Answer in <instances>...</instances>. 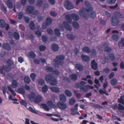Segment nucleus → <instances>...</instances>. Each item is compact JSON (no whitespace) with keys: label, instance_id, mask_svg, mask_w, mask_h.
I'll use <instances>...</instances> for the list:
<instances>
[{"label":"nucleus","instance_id":"aec40b11","mask_svg":"<svg viewBox=\"0 0 124 124\" xmlns=\"http://www.w3.org/2000/svg\"><path fill=\"white\" fill-rule=\"evenodd\" d=\"M2 47L4 49L8 50L11 49V47L9 44L7 43H4L2 46Z\"/></svg>","mask_w":124,"mask_h":124},{"label":"nucleus","instance_id":"37998d69","mask_svg":"<svg viewBox=\"0 0 124 124\" xmlns=\"http://www.w3.org/2000/svg\"><path fill=\"white\" fill-rule=\"evenodd\" d=\"M8 88L9 90L11 93L12 95L14 96H15L16 95V93L14 90L12 89L11 87L9 86H8Z\"/></svg>","mask_w":124,"mask_h":124},{"label":"nucleus","instance_id":"bf43d9fd","mask_svg":"<svg viewBox=\"0 0 124 124\" xmlns=\"http://www.w3.org/2000/svg\"><path fill=\"white\" fill-rule=\"evenodd\" d=\"M104 63H103V64H105L106 63H108L109 61V59L108 57L106 56H104L103 58Z\"/></svg>","mask_w":124,"mask_h":124},{"label":"nucleus","instance_id":"20e7f679","mask_svg":"<svg viewBox=\"0 0 124 124\" xmlns=\"http://www.w3.org/2000/svg\"><path fill=\"white\" fill-rule=\"evenodd\" d=\"M111 24L112 25L116 26L120 22L119 19L115 16L112 17Z\"/></svg>","mask_w":124,"mask_h":124},{"label":"nucleus","instance_id":"f03ea898","mask_svg":"<svg viewBox=\"0 0 124 124\" xmlns=\"http://www.w3.org/2000/svg\"><path fill=\"white\" fill-rule=\"evenodd\" d=\"M65 58L64 55H59L56 56V58L54 60L53 64L55 68H58L60 65H63L64 63V60Z\"/></svg>","mask_w":124,"mask_h":124},{"label":"nucleus","instance_id":"3c124183","mask_svg":"<svg viewBox=\"0 0 124 124\" xmlns=\"http://www.w3.org/2000/svg\"><path fill=\"white\" fill-rule=\"evenodd\" d=\"M116 0H107L108 3L110 5H113L115 4Z\"/></svg>","mask_w":124,"mask_h":124},{"label":"nucleus","instance_id":"8fccbe9b","mask_svg":"<svg viewBox=\"0 0 124 124\" xmlns=\"http://www.w3.org/2000/svg\"><path fill=\"white\" fill-rule=\"evenodd\" d=\"M29 55L31 58L34 59L36 57V55L33 51H31L29 53Z\"/></svg>","mask_w":124,"mask_h":124},{"label":"nucleus","instance_id":"2eb2a0df","mask_svg":"<svg viewBox=\"0 0 124 124\" xmlns=\"http://www.w3.org/2000/svg\"><path fill=\"white\" fill-rule=\"evenodd\" d=\"M51 49L54 51H57L59 49V47L58 45L56 44L53 43L51 46Z\"/></svg>","mask_w":124,"mask_h":124},{"label":"nucleus","instance_id":"9d476101","mask_svg":"<svg viewBox=\"0 0 124 124\" xmlns=\"http://www.w3.org/2000/svg\"><path fill=\"white\" fill-rule=\"evenodd\" d=\"M42 100V97L41 95H37L35 98L34 101L35 103H38L41 102Z\"/></svg>","mask_w":124,"mask_h":124},{"label":"nucleus","instance_id":"9b49d317","mask_svg":"<svg viewBox=\"0 0 124 124\" xmlns=\"http://www.w3.org/2000/svg\"><path fill=\"white\" fill-rule=\"evenodd\" d=\"M36 96L35 93L34 92L32 91L30 92V94H29L27 95V97L29 99L31 100L34 99Z\"/></svg>","mask_w":124,"mask_h":124},{"label":"nucleus","instance_id":"6e6d98bb","mask_svg":"<svg viewBox=\"0 0 124 124\" xmlns=\"http://www.w3.org/2000/svg\"><path fill=\"white\" fill-rule=\"evenodd\" d=\"M38 83L40 85L44 84H45L44 80L42 78L39 79L38 81Z\"/></svg>","mask_w":124,"mask_h":124},{"label":"nucleus","instance_id":"f257e3e1","mask_svg":"<svg viewBox=\"0 0 124 124\" xmlns=\"http://www.w3.org/2000/svg\"><path fill=\"white\" fill-rule=\"evenodd\" d=\"M84 4L86 7H89V8L86 9L85 11L83 9H80L79 11L80 15L84 19H87L88 16L86 13V12L91 18H95L96 17V13L93 10L92 7H90V6L89 2L85 0L84 2Z\"/></svg>","mask_w":124,"mask_h":124},{"label":"nucleus","instance_id":"4be33fe9","mask_svg":"<svg viewBox=\"0 0 124 124\" xmlns=\"http://www.w3.org/2000/svg\"><path fill=\"white\" fill-rule=\"evenodd\" d=\"M7 66L10 69L13 66V63L10 59H9L7 60Z\"/></svg>","mask_w":124,"mask_h":124},{"label":"nucleus","instance_id":"052dcab7","mask_svg":"<svg viewBox=\"0 0 124 124\" xmlns=\"http://www.w3.org/2000/svg\"><path fill=\"white\" fill-rule=\"evenodd\" d=\"M118 35H113L112 36V38L115 41H117L118 39Z\"/></svg>","mask_w":124,"mask_h":124},{"label":"nucleus","instance_id":"f8f14e48","mask_svg":"<svg viewBox=\"0 0 124 124\" xmlns=\"http://www.w3.org/2000/svg\"><path fill=\"white\" fill-rule=\"evenodd\" d=\"M60 101L62 102H65L66 101V98L65 95L63 94H61L59 95Z\"/></svg>","mask_w":124,"mask_h":124},{"label":"nucleus","instance_id":"0e129e2a","mask_svg":"<svg viewBox=\"0 0 124 124\" xmlns=\"http://www.w3.org/2000/svg\"><path fill=\"white\" fill-rule=\"evenodd\" d=\"M110 69L106 67L103 70V72L106 73L108 74L109 72Z\"/></svg>","mask_w":124,"mask_h":124},{"label":"nucleus","instance_id":"c85d7f7f","mask_svg":"<svg viewBox=\"0 0 124 124\" xmlns=\"http://www.w3.org/2000/svg\"><path fill=\"white\" fill-rule=\"evenodd\" d=\"M7 5L8 7L9 8H11L13 7V3L10 0H7Z\"/></svg>","mask_w":124,"mask_h":124},{"label":"nucleus","instance_id":"72a5a7b5","mask_svg":"<svg viewBox=\"0 0 124 124\" xmlns=\"http://www.w3.org/2000/svg\"><path fill=\"white\" fill-rule=\"evenodd\" d=\"M67 37L69 39L71 40L74 39L75 38V36L73 34H69L67 35Z\"/></svg>","mask_w":124,"mask_h":124},{"label":"nucleus","instance_id":"a18cd8bd","mask_svg":"<svg viewBox=\"0 0 124 124\" xmlns=\"http://www.w3.org/2000/svg\"><path fill=\"white\" fill-rule=\"evenodd\" d=\"M65 93L66 95L70 97L72 95V93L71 92L68 90H66L65 91Z\"/></svg>","mask_w":124,"mask_h":124},{"label":"nucleus","instance_id":"13d9d810","mask_svg":"<svg viewBox=\"0 0 124 124\" xmlns=\"http://www.w3.org/2000/svg\"><path fill=\"white\" fill-rule=\"evenodd\" d=\"M42 41L45 43L47 41L48 39L47 37L46 36H43L42 37Z\"/></svg>","mask_w":124,"mask_h":124},{"label":"nucleus","instance_id":"338daca9","mask_svg":"<svg viewBox=\"0 0 124 124\" xmlns=\"http://www.w3.org/2000/svg\"><path fill=\"white\" fill-rule=\"evenodd\" d=\"M40 60L37 59H35L33 60L34 63L36 64H39Z\"/></svg>","mask_w":124,"mask_h":124},{"label":"nucleus","instance_id":"4c0bfd02","mask_svg":"<svg viewBox=\"0 0 124 124\" xmlns=\"http://www.w3.org/2000/svg\"><path fill=\"white\" fill-rule=\"evenodd\" d=\"M105 52H106L109 53L112 50V48L108 46H106L104 48Z\"/></svg>","mask_w":124,"mask_h":124},{"label":"nucleus","instance_id":"c03bdc74","mask_svg":"<svg viewBox=\"0 0 124 124\" xmlns=\"http://www.w3.org/2000/svg\"><path fill=\"white\" fill-rule=\"evenodd\" d=\"M109 56L112 61H113L115 60L116 58L114 55L113 53H110L109 55Z\"/></svg>","mask_w":124,"mask_h":124},{"label":"nucleus","instance_id":"cd10ccee","mask_svg":"<svg viewBox=\"0 0 124 124\" xmlns=\"http://www.w3.org/2000/svg\"><path fill=\"white\" fill-rule=\"evenodd\" d=\"M17 91L18 93L24 94L25 93V92L23 88L20 87L18 88Z\"/></svg>","mask_w":124,"mask_h":124},{"label":"nucleus","instance_id":"4d7b16f0","mask_svg":"<svg viewBox=\"0 0 124 124\" xmlns=\"http://www.w3.org/2000/svg\"><path fill=\"white\" fill-rule=\"evenodd\" d=\"M24 14L23 12H20L18 15V19L20 20L22 18H23Z\"/></svg>","mask_w":124,"mask_h":124},{"label":"nucleus","instance_id":"a19ab883","mask_svg":"<svg viewBox=\"0 0 124 124\" xmlns=\"http://www.w3.org/2000/svg\"><path fill=\"white\" fill-rule=\"evenodd\" d=\"M48 87L46 85H45L42 88V92L44 93H46L48 89Z\"/></svg>","mask_w":124,"mask_h":124},{"label":"nucleus","instance_id":"864d4df0","mask_svg":"<svg viewBox=\"0 0 124 124\" xmlns=\"http://www.w3.org/2000/svg\"><path fill=\"white\" fill-rule=\"evenodd\" d=\"M117 108L118 110H124V107L120 104H119Z\"/></svg>","mask_w":124,"mask_h":124},{"label":"nucleus","instance_id":"bb28decb","mask_svg":"<svg viewBox=\"0 0 124 124\" xmlns=\"http://www.w3.org/2000/svg\"><path fill=\"white\" fill-rule=\"evenodd\" d=\"M45 70L47 72H53V69L52 67L47 66L45 67Z\"/></svg>","mask_w":124,"mask_h":124},{"label":"nucleus","instance_id":"a878e982","mask_svg":"<svg viewBox=\"0 0 124 124\" xmlns=\"http://www.w3.org/2000/svg\"><path fill=\"white\" fill-rule=\"evenodd\" d=\"M18 86V84L16 80H13L12 84L10 85L12 87L14 88H16Z\"/></svg>","mask_w":124,"mask_h":124},{"label":"nucleus","instance_id":"58836bf2","mask_svg":"<svg viewBox=\"0 0 124 124\" xmlns=\"http://www.w3.org/2000/svg\"><path fill=\"white\" fill-rule=\"evenodd\" d=\"M72 25L74 28L76 29H78L79 27L78 23L76 21H73L72 23Z\"/></svg>","mask_w":124,"mask_h":124},{"label":"nucleus","instance_id":"774afa93","mask_svg":"<svg viewBox=\"0 0 124 124\" xmlns=\"http://www.w3.org/2000/svg\"><path fill=\"white\" fill-rule=\"evenodd\" d=\"M121 43L122 46H124V38H122L121 39V42H119L118 43V44L119 46L120 44Z\"/></svg>","mask_w":124,"mask_h":124},{"label":"nucleus","instance_id":"f704fd0d","mask_svg":"<svg viewBox=\"0 0 124 124\" xmlns=\"http://www.w3.org/2000/svg\"><path fill=\"white\" fill-rule=\"evenodd\" d=\"M47 104L50 107H52L54 108H55L56 107V106L53 104V103L51 101H48L47 103Z\"/></svg>","mask_w":124,"mask_h":124},{"label":"nucleus","instance_id":"49530a36","mask_svg":"<svg viewBox=\"0 0 124 124\" xmlns=\"http://www.w3.org/2000/svg\"><path fill=\"white\" fill-rule=\"evenodd\" d=\"M36 3L37 6L38 7H40L42 5L43 2L41 0H38L36 2Z\"/></svg>","mask_w":124,"mask_h":124},{"label":"nucleus","instance_id":"393cba45","mask_svg":"<svg viewBox=\"0 0 124 124\" xmlns=\"http://www.w3.org/2000/svg\"><path fill=\"white\" fill-rule=\"evenodd\" d=\"M70 77L71 78V79L73 81H76L78 79V76L76 74H72L70 75Z\"/></svg>","mask_w":124,"mask_h":124},{"label":"nucleus","instance_id":"412c9836","mask_svg":"<svg viewBox=\"0 0 124 124\" xmlns=\"http://www.w3.org/2000/svg\"><path fill=\"white\" fill-rule=\"evenodd\" d=\"M80 90L84 92H87L88 90V86L87 85H81L80 87Z\"/></svg>","mask_w":124,"mask_h":124},{"label":"nucleus","instance_id":"680f3d73","mask_svg":"<svg viewBox=\"0 0 124 124\" xmlns=\"http://www.w3.org/2000/svg\"><path fill=\"white\" fill-rule=\"evenodd\" d=\"M123 96H121L120 97V98L119 99H118V100L119 103L124 105V100H123Z\"/></svg>","mask_w":124,"mask_h":124},{"label":"nucleus","instance_id":"de8ad7c7","mask_svg":"<svg viewBox=\"0 0 124 124\" xmlns=\"http://www.w3.org/2000/svg\"><path fill=\"white\" fill-rule=\"evenodd\" d=\"M76 102V100L74 98H72L70 100L69 102V104L71 105L74 104Z\"/></svg>","mask_w":124,"mask_h":124},{"label":"nucleus","instance_id":"473e14b6","mask_svg":"<svg viewBox=\"0 0 124 124\" xmlns=\"http://www.w3.org/2000/svg\"><path fill=\"white\" fill-rule=\"evenodd\" d=\"M29 26L30 29L31 30H34L35 28V26L33 21H31L29 24Z\"/></svg>","mask_w":124,"mask_h":124},{"label":"nucleus","instance_id":"69168bd1","mask_svg":"<svg viewBox=\"0 0 124 124\" xmlns=\"http://www.w3.org/2000/svg\"><path fill=\"white\" fill-rule=\"evenodd\" d=\"M24 20L25 22L26 23H28L30 20V18L27 16H24Z\"/></svg>","mask_w":124,"mask_h":124},{"label":"nucleus","instance_id":"a211bd4d","mask_svg":"<svg viewBox=\"0 0 124 124\" xmlns=\"http://www.w3.org/2000/svg\"><path fill=\"white\" fill-rule=\"evenodd\" d=\"M6 26V24L5 21L2 19H0V27L4 28Z\"/></svg>","mask_w":124,"mask_h":124},{"label":"nucleus","instance_id":"4468645a","mask_svg":"<svg viewBox=\"0 0 124 124\" xmlns=\"http://www.w3.org/2000/svg\"><path fill=\"white\" fill-rule=\"evenodd\" d=\"M75 67L77 70L80 71H82L83 69V66L79 64H76L75 65Z\"/></svg>","mask_w":124,"mask_h":124},{"label":"nucleus","instance_id":"6e6552de","mask_svg":"<svg viewBox=\"0 0 124 124\" xmlns=\"http://www.w3.org/2000/svg\"><path fill=\"white\" fill-rule=\"evenodd\" d=\"M91 66L92 69L96 70L97 68L98 64L94 60H92L91 62Z\"/></svg>","mask_w":124,"mask_h":124},{"label":"nucleus","instance_id":"e2e57ef3","mask_svg":"<svg viewBox=\"0 0 124 124\" xmlns=\"http://www.w3.org/2000/svg\"><path fill=\"white\" fill-rule=\"evenodd\" d=\"M20 103L22 105H23L25 107L27 106V104L26 102L24 100H22L20 102Z\"/></svg>","mask_w":124,"mask_h":124},{"label":"nucleus","instance_id":"79ce46f5","mask_svg":"<svg viewBox=\"0 0 124 124\" xmlns=\"http://www.w3.org/2000/svg\"><path fill=\"white\" fill-rule=\"evenodd\" d=\"M92 106L94 108H103L102 106L99 105L94 103L92 104Z\"/></svg>","mask_w":124,"mask_h":124},{"label":"nucleus","instance_id":"39448f33","mask_svg":"<svg viewBox=\"0 0 124 124\" xmlns=\"http://www.w3.org/2000/svg\"><path fill=\"white\" fill-rule=\"evenodd\" d=\"M64 4L66 8L68 10L73 9L74 8L73 5L69 1H65Z\"/></svg>","mask_w":124,"mask_h":124},{"label":"nucleus","instance_id":"7ed1b4c3","mask_svg":"<svg viewBox=\"0 0 124 124\" xmlns=\"http://www.w3.org/2000/svg\"><path fill=\"white\" fill-rule=\"evenodd\" d=\"M66 18L68 22L69 23L71 24L72 23V18L75 20L78 21L79 19L78 16L76 14L73 13L71 14V16L69 15H67L66 16Z\"/></svg>","mask_w":124,"mask_h":124},{"label":"nucleus","instance_id":"5fc2aeb1","mask_svg":"<svg viewBox=\"0 0 124 124\" xmlns=\"http://www.w3.org/2000/svg\"><path fill=\"white\" fill-rule=\"evenodd\" d=\"M39 50L40 51H44L46 48L45 46L42 45L40 46L39 47Z\"/></svg>","mask_w":124,"mask_h":124},{"label":"nucleus","instance_id":"f3484780","mask_svg":"<svg viewBox=\"0 0 124 124\" xmlns=\"http://www.w3.org/2000/svg\"><path fill=\"white\" fill-rule=\"evenodd\" d=\"M54 77L51 74H48L46 75L45 77V79L46 81L50 82L53 78Z\"/></svg>","mask_w":124,"mask_h":124},{"label":"nucleus","instance_id":"7c9ffc66","mask_svg":"<svg viewBox=\"0 0 124 124\" xmlns=\"http://www.w3.org/2000/svg\"><path fill=\"white\" fill-rule=\"evenodd\" d=\"M114 14V16H115L116 17L118 18H121L122 16V14L120 12L118 11H116L115 12Z\"/></svg>","mask_w":124,"mask_h":124},{"label":"nucleus","instance_id":"b1692460","mask_svg":"<svg viewBox=\"0 0 124 124\" xmlns=\"http://www.w3.org/2000/svg\"><path fill=\"white\" fill-rule=\"evenodd\" d=\"M83 52H85L87 54H89L91 52V51L89 48L87 46H85L82 48Z\"/></svg>","mask_w":124,"mask_h":124},{"label":"nucleus","instance_id":"0eeeda50","mask_svg":"<svg viewBox=\"0 0 124 124\" xmlns=\"http://www.w3.org/2000/svg\"><path fill=\"white\" fill-rule=\"evenodd\" d=\"M34 9L35 8L34 6H28L27 7L26 11L28 13L31 14L32 13Z\"/></svg>","mask_w":124,"mask_h":124},{"label":"nucleus","instance_id":"6ab92c4d","mask_svg":"<svg viewBox=\"0 0 124 124\" xmlns=\"http://www.w3.org/2000/svg\"><path fill=\"white\" fill-rule=\"evenodd\" d=\"M46 23H45L46 26H49L52 23V19L49 17H47L46 19Z\"/></svg>","mask_w":124,"mask_h":124},{"label":"nucleus","instance_id":"09e8293b","mask_svg":"<svg viewBox=\"0 0 124 124\" xmlns=\"http://www.w3.org/2000/svg\"><path fill=\"white\" fill-rule=\"evenodd\" d=\"M1 10L5 13H6L7 11V8L4 5H2L1 7Z\"/></svg>","mask_w":124,"mask_h":124},{"label":"nucleus","instance_id":"dca6fc26","mask_svg":"<svg viewBox=\"0 0 124 124\" xmlns=\"http://www.w3.org/2000/svg\"><path fill=\"white\" fill-rule=\"evenodd\" d=\"M40 107L41 108H43L45 110L47 111H49V107L45 103L41 104L40 105Z\"/></svg>","mask_w":124,"mask_h":124},{"label":"nucleus","instance_id":"2f4dec72","mask_svg":"<svg viewBox=\"0 0 124 124\" xmlns=\"http://www.w3.org/2000/svg\"><path fill=\"white\" fill-rule=\"evenodd\" d=\"M55 34L56 36L60 37L61 34L60 31L59 29L58 28H55L54 30Z\"/></svg>","mask_w":124,"mask_h":124},{"label":"nucleus","instance_id":"1a4fd4ad","mask_svg":"<svg viewBox=\"0 0 124 124\" xmlns=\"http://www.w3.org/2000/svg\"><path fill=\"white\" fill-rule=\"evenodd\" d=\"M81 58L83 61L86 62H88L90 60V58L89 56L83 54L81 55Z\"/></svg>","mask_w":124,"mask_h":124},{"label":"nucleus","instance_id":"e433bc0d","mask_svg":"<svg viewBox=\"0 0 124 124\" xmlns=\"http://www.w3.org/2000/svg\"><path fill=\"white\" fill-rule=\"evenodd\" d=\"M14 36V38L16 40H18L20 38V35L17 32H14L13 34Z\"/></svg>","mask_w":124,"mask_h":124},{"label":"nucleus","instance_id":"c756f323","mask_svg":"<svg viewBox=\"0 0 124 124\" xmlns=\"http://www.w3.org/2000/svg\"><path fill=\"white\" fill-rule=\"evenodd\" d=\"M24 82L26 84H29L31 81V80L28 76H26L24 78Z\"/></svg>","mask_w":124,"mask_h":124},{"label":"nucleus","instance_id":"c9c22d12","mask_svg":"<svg viewBox=\"0 0 124 124\" xmlns=\"http://www.w3.org/2000/svg\"><path fill=\"white\" fill-rule=\"evenodd\" d=\"M51 85H54L57 84L56 80L54 77L50 82Z\"/></svg>","mask_w":124,"mask_h":124},{"label":"nucleus","instance_id":"603ef678","mask_svg":"<svg viewBox=\"0 0 124 124\" xmlns=\"http://www.w3.org/2000/svg\"><path fill=\"white\" fill-rule=\"evenodd\" d=\"M111 83L112 85H114L117 83V80L116 79H113L111 81Z\"/></svg>","mask_w":124,"mask_h":124},{"label":"nucleus","instance_id":"ddd939ff","mask_svg":"<svg viewBox=\"0 0 124 124\" xmlns=\"http://www.w3.org/2000/svg\"><path fill=\"white\" fill-rule=\"evenodd\" d=\"M63 24L67 30L69 31H71L72 30V27L70 26V25L68 24L66 21H65L63 22Z\"/></svg>","mask_w":124,"mask_h":124},{"label":"nucleus","instance_id":"ea45409f","mask_svg":"<svg viewBox=\"0 0 124 124\" xmlns=\"http://www.w3.org/2000/svg\"><path fill=\"white\" fill-rule=\"evenodd\" d=\"M30 76L32 81H34L36 76V74L33 73H31Z\"/></svg>","mask_w":124,"mask_h":124},{"label":"nucleus","instance_id":"5701e85b","mask_svg":"<svg viewBox=\"0 0 124 124\" xmlns=\"http://www.w3.org/2000/svg\"><path fill=\"white\" fill-rule=\"evenodd\" d=\"M50 90L52 92L58 93L59 92L60 90L59 88L55 87H51L50 88Z\"/></svg>","mask_w":124,"mask_h":124},{"label":"nucleus","instance_id":"423d86ee","mask_svg":"<svg viewBox=\"0 0 124 124\" xmlns=\"http://www.w3.org/2000/svg\"><path fill=\"white\" fill-rule=\"evenodd\" d=\"M65 102H58L57 104V105L58 108L64 110L67 107V106Z\"/></svg>","mask_w":124,"mask_h":124}]
</instances>
